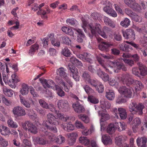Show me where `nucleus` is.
I'll use <instances>...</instances> for the list:
<instances>
[{
  "label": "nucleus",
  "mask_w": 147,
  "mask_h": 147,
  "mask_svg": "<svg viewBox=\"0 0 147 147\" xmlns=\"http://www.w3.org/2000/svg\"><path fill=\"white\" fill-rule=\"evenodd\" d=\"M29 92L28 86L26 84H23L22 85L20 92L23 95H25L28 93Z\"/></svg>",
  "instance_id": "nucleus-37"
},
{
  "label": "nucleus",
  "mask_w": 147,
  "mask_h": 147,
  "mask_svg": "<svg viewBox=\"0 0 147 147\" xmlns=\"http://www.w3.org/2000/svg\"><path fill=\"white\" fill-rule=\"evenodd\" d=\"M116 102L118 104H121L126 102V100L122 96H119L116 98Z\"/></svg>",
  "instance_id": "nucleus-54"
},
{
  "label": "nucleus",
  "mask_w": 147,
  "mask_h": 147,
  "mask_svg": "<svg viewBox=\"0 0 147 147\" xmlns=\"http://www.w3.org/2000/svg\"><path fill=\"white\" fill-rule=\"evenodd\" d=\"M124 2L129 7L136 11L141 9L140 5L136 3L135 0H124Z\"/></svg>",
  "instance_id": "nucleus-8"
},
{
  "label": "nucleus",
  "mask_w": 147,
  "mask_h": 147,
  "mask_svg": "<svg viewBox=\"0 0 147 147\" xmlns=\"http://www.w3.org/2000/svg\"><path fill=\"white\" fill-rule=\"evenodd\" d=\"M11 78L7 82L11 87L14 88L16 86V84L20 81V79L15 74L12 75Z\"/></svg>",
  "instance_id": "nucleus-15"
},
{
  "label": "nucleus",
  "mask_w": 147,
  "mask_h": 147,
  "mask_svg": "<svg viewBox=\"0 0 147 147\" xmlns=\"http://www.w3.org/2000/svg\"><path fill=\"white\" fill-rule=\"evenodd\" d=\"M53 89L56 90L57 93L59 96L61 97L64 96V92L59 86L55 85L54 87H53Z\"/></svg>",
  "instance_id": "nucleus-33"
},
{
  "label": "nucleus",
  "mask_w": 147,
  "mask_h": 147,
  "mask_svg": "<svg viewBox=\"0 0 147 147\" xmlns=\"http://www.w3.org/2000/svg\"><path fill=\"white\" fill-rule=\"evenodd\" d=\"M13 112L14 115L18 116H24L26 114L24 109L20 106L14 107L13 110Z\"/></svg>",
  "instance_id": "nucleus-13"
},
{
  "label": "nucleus",
  "mask_w": 147,
  "mask_h": 147,
  "mask_svg": "<svg viewBox=\"0 0 147 147\" xmlns=\"http://www.w3.org/2000/svg\"><path fill=\"white\" fill-rule=\"evenodd\" d=\"M99 81L91 78L87 82L90 85L92 86L95 88L97 85V84L99 82Z\"/></svg>",
  "instance_id": "nucleus-49"
},
{
  "label": "nucleus",
  "mask_w": 147,
  "mask_h": 147,
  "mask_svg": "<svg viewBox=\"0 0 147 147\" xmlns=\"http://www.w3.org/2000/svg\"><path fill=\"white\" fill-rule=\"evenodd\" d=\"M139 69L137 67H134L132 68V72L133 74L137 76L140 75V72L139 71Z\"/></svg>",
  "instance_id": "nucleus-63"
},
{
  "label": "nucleus",
  "mask_w": 147,
  "mask_h": 147,
  "mask_svg": "<svg viewBox=\"0 0 147 147\" xmlns=\"http://www.w3.org/2000/svg\"><path fill=\"white\" fill-rule=\"evenodd\" d=\"M78 34L77 41L79 42H82L83 41V38L85 37L84 34L82 30L80 29H74Z\"/></svg>",
  "instance_id": "nucleus-23"
},
{
  "label": "nucleus",
  "mask_w": 147,
  "mask_h": 147,
  "mask_svg": "<svg viewBox=\"0 0 147 147\" xmlns=\"http://www.w3.org/2000/svg\"><path fill=\"white\" fill-rule=\"evenodd\" d=\"M65 69L63 67L57 69V74L64 79L67 77V74L65 72Z\"/></svg>",
  "instance_id": "nucleus-27"
},
{
  "label": "nucleus",
  "mask_w": 147,
  "mask_h": 147,
  "mask_svg": "<svg viewBox=\"0 0 147 147\" xmlns=\"http://www.w3.org/2000/svg\"><path fill=\"white\" fill-rule=\"evenodd\" d=\"M39 47V45L37 43L32 45L30 47L29 54L31 55H32L34 54L36 51L38 49Z\"/></svg>",
  "instance_id": "nucleus-32"
},
{
  "label": "nucleus",
  "mask_w": 147,
  "mask_h": 147,
  "mask_svg": "<svg viewBox=\"0 0 147 147\" xmlns=\"http://www.w3.org/2000/svg\"><path fill=\"white\" fill-rule=\"evenodd\" d=\"M92 17L94 20H100L101 19V15L97 12H94L91 14Z\"/></svg>",
  "instance_id": "nucleus-59"
},
{
  "label": "nucleus",
  "mask_w": 147,
  "mask_h": 147,
  "mask_svg": "<svg viewBox=\"0 0 147 147\" xmlns=\"http://www.w3.org/2000/svg\"><path fill=\"white\" fill-rule=\"evenodd\" d=\"M42 83L45 88L47 87L53 89V87H54L55 86H51L54 85L55 84L54 82L51 80L45 79L43 80Z\"/></svg>",
  "instance_id": "nucleus-22"
},
{
  "label": "nucleus",
  "mask_w": 147,
  "mask_h": 147,
  "mask_svg": "<svg viewBox=\"0 0 147 147\" xmlns=\"http://www.w3.org/2000/svg\"><path fill=\"white\" fill-rule=\"evenodd\" d=\"M97 60L99 63L103 68L104 70L107 72L109 73L110 74H112V71H110L109 69L105 65V62L102 59L99 57H97Z\"/></svg>",
  "instance_id": "nucleus-24"
},
{
  "label": "nucleus",
  "mask_w": 147,
  "mask_h": 147,
  "mask_svg": "<svg viewBox=\"0 0 147 147\" xmlns=\"http://www.w3.org/2000/svg\"><path fill=\"white\" fill-rule=\"evenodd\" d=\"M106 96L109 100H112L115 97V94L114 91L112 90H109L106 93Z\"/></svg>",
  "instance_id": "nucleus-35"
},
{
  "label": "nucleus",
  "mask_w": 147,
  "mask_h": 147,
  "mask_svg": "<svg viewBox=\"0 0 147 147\" xmlns=\"http://www.w3.org/2000/svg\"><path fill=\"white\" fill-rule=\"evenodd\" d=\"M37 143L40 145H44L48 142L42 138L38 137L36 139Z\"/></svg>",
  "instance_id": "nucleus-55"
},
{
  "label": "nucleus",
  "mask_w": 147,
  "mask_h": 147,
  "mask_svg": "<svg viewBox=\"0 0 147 147\" xmlns=\"http://www.w3.org/2000/svg\"><path fill=\"white\" fill-rule=\"evenodd\" d=\"M119 46L121 50L125 51L126 52H128L133 50V48L131 46L126 45L124 43L120 45Z\"/></svg>",
  "instance_id": "nucleus-26"
},
{
  "label": "nucleus",
  "mask_w": 147,
  "mask_h": 147,
  "mask_svg": "<svg viewBox=\"0 0 147 147\" xmlns=\"http://www.w3.org/2000/svg\"><path fill=\"white\" fill-rule=\"evenodd\" d=\"M118 78L123 84L128 86H131L134 83V80L132 78L131 76L127 73L123 74Z\"/></svg>",
  "instance_id": "nucleus-5"
},
{
  "label": "nucleus",
  "mask_w": 147,
  "mask_h": 147,
  "mask_svg": "<svg viewBox=\"0 0 147 147\" xmlns=\"http://www.w3.org/2000/svg\"><path fill=\"white\" fill-rule=\"evenodd\" d=\"M62 30L65 33L71 36H73L74 32L72 30L65 26H63L61 28Z\"/></svg>",
  "instance_id": "nucleus-31"
},
{
  "label": "nucleus",
  "mask_w": 147,
  "mask_h": 147,
  "mask_svg": "<svg viewBox=\"0 0 147 147\" xmlns=\"http://www.w3.org/2000/svg\"><path fill=\"white\" fill-rule=\"evenodd\" d=\"M79 142L85 145H88L90 143L89 140L86 137H81L79 138Z\"/></svg>",
  "instance_id": "nucleus-42"
},
{
  "label": "nucleus",
  "mask_w": 147,
  "mask_h": 147,
  "mask_svg": "<svg viewBox=\"0 0 147 147\" xmlns=\"http://www.w3.org/2000/svg\"><path fill=\"white\" fill-rule=\"evenodd\" d=\"M119 93L127 98H131L132 95L133 90L132 88H127L126 86L121 87L118 89Z\"/></svg>",
  "instance_id": "nucleus-6"
},
{
  "label": "nucleus",
  "mask_w": 147,
  "mask_h": 147,
  "mask_svg": "<svg viewBox=\"0 0 147 147\" xmlns=\"http://www.w3.org/2000/svg\"><path fill=\"white\" fill-rule=\"evenodd\" d=\"M78 117L86 123H87L89 121V117L86 115H80L78 116Z\"/></svg>",
  "instance_id": "nucleus-52"
},
{
  "label": "nucleus",
  "mask_w": 147,
  "mask_h": 147,
  "mask_svg": "<svg viewBox=\"0 0 147 147\" xmlns=\"http://www.w3.org/2000/svg\"><path fill=\"white\" fill-rule=\"evenodd\" d=\"M68 69L71 73V75L76 74L78 73L77 68L73 64H69L68 65Z\"/></svg>",
  "instance_id": "nucleus-36"
},
{
  "label": "nucleus",
  "mask_w": 147,
  "mask_h": 147,
  "mask_svg": "<svg viewBox=\"0 0 147 147\" xmlns=\"http://www.w3.org/2000/svg\"><path fill=\"white\" fill-rule=\"evenodd\" d=\"M144 104L141 103H139L137 105L135 102H132L129 105V108L131 112H133L134 114L138 113L140 115L143 114V109L144 108Z\"/></svg>",
  "instance_id": "nucleus-3"
},
{
  "label": "nucleus",
  "mask_w": 147,
  "mask_h": 147,
  "mask_svg": "<svg viewBox=\"0 0 147 147\" xmlns=\"http://www.w3.org/2000/svg\"><path fill=\"white\" fill-rule=\"evenodd\" d=\"M131 17L132 18L133 20L136 22H140L142 21V19L141 17L135 13H134L133 16Z\"/></svg>",
  "instance_id": "nucleus-58"
},
{
  "label": "nucleus",
  "mask_w": 147,
  "mask_h": 147,
  "mask_svg": "<svg viewBox=\"0 0 147 147\" xmlns=\"http://www.w3.org/2000/svg\"><path fill=\"white\" fill-rule=\"evenodd\" d=\"M8 144L7 141L1 136H0V146L2 147H6Z\"/></svg>",
  "instance_id": "nucleus-53"
},
{
  "label": "nucleus",
  "mask_w": 147,
  "mask_h": 147,
  "mask_svg": "<svg viewBox=\"0 0 147 147\" xmlns=\"http://www.w3.org/2000/svg\"><path fill=\"white\" fill-rule=\"evenodd\" d=\"M81 20L82 22V27L84 31H85L86 28H88L90 30L93 35H95L97 32L103 38H107L108 35L111 32V29L107 26H104L102 30H101V26L99 24H97L94 26L92 24H89L83 18H81Z\"/></svg>",
  "instance_id": "nucleus-1"
},
{
  "label": "nucleus",
  "mask_w": 147,
  "mask_h": 147,
  "mask_svg": "<svg viewBox=\"0 0 147 147\" xmlns=\"http://www.w3.org/2000/svg\"><path fill=\"white\" fill-rule=\"evenodd\" d=\"M141 43L144 47H147V36L145 35L143 36L142 38Z\"/></svg>",
  "instance_id": "nucleus-64"
},
{
  "label": "nucleus",
  "mask_w": 147,
  "mask_h": 147,
  "mask_svg": "<svg viewBox=\"0 0 147 147\" xmlns=\"http://www.w3.org/2000/svg\"><path fill=\"white\" fill-rule=\"evenodd\" d=\"M68 137L67 143L70 146L73 145L76 142V138L78 136L76 133L72 132L66 134Z\"/></svg>",
  "instance_id": "nucleus-12"
},
{
  "label": "nucleus",
  "mask_w": 147,
  "mask_h": 147,
  "mask_svg": "<svg viewBox=\"0 0 147 147\" xmlns=\"http://www.w3.org/2000/svg\"><path fill=\"white\" fill-rule=\"evenodd\" d=\"M2 101L5 105L9 106L11 104L10 101L6 98L5 96H3L1 98Z\"/></svg>",
  "instance_id": "nucleus-62"
},
{
  "label": "nucleus",
  "mask_w": 147,
  "mask_h": 147,
  "mask_svg": "<svg viewBox=\"0 0 147 147\" xmlns=\"http://www.w3.org/2000/svg\"><path fill=\"white\" fill-rule=\"evenodd\" d=\"M54 35L53 34H49L47 36L48 39L44 38L43 39L42 43L44 48H47L48 45V40H50L52 45L55 46L59 47L60 46V43L59 42L55 41V39L54 38Z\"/></svg>",
  "instance_id": "nucleus-4"
},
{
  "label": "nucleus",
  "mask_w": 147,
  "mask_h": 147,
  "mask_svg": "<svg viewBox=\"0 0 147 147\" xmlns=\"http://www.w3.org/2000/svg\"><path fill=\"white\" fill-rule=\"evenodd\" d=\"M88 101L93 104H97L99 102L98 100L93 96L88 95Z\"/></svg>",
  "instance_id": "nucleus-50"
},
{
  "label": "nucleus",
  "mask_w": 147,
  "mask_h": 147,
  "mask_svg": "<svg viewBox=\"0 0 147 147\" xmlns=\"http://www.w3.org/2000/svg\"><path fill=\"white\" fill-rule=\"evenodd\" d=\"M97 40L98 42H100L98 45V48L101 51H107L109 47L113 45L112 43L102 41L103 39L100 38H97Z\"/></svg>",
  "instance_id": "nucleus-9"
},
{
  "label": "nucleus",
  "mask_w": 147,
  "mask_h": 147,
  "mask_svg": "<svg viewBox=\"0 0 147 147\" xmlns=\"http://www.w3.org/2000/svg\"><path fill=\"white\" fill-rule=\"evenodd\" d=\"M109 66L112 68H116L117 69H122L123 71H125L127 68L124 64L122 63L119 61L117 60L113 61H110L109 63Z\"/></svg>",
  "instance_id": "nucleus-7"
},
{
  "label": "nucleus",
  "mask_w": 147,
  "mask_h": 147,
  "mask_svg": "<svg viewBox=\"0 0 147 147\" xmlns=\"http://www.w3.org/2000/svg\"><path fill=\"white\" fill-rule=\"evenodd\" d=\"M3 91L5 94L9 97L11 96L13 94V91L11 89L3 88Z\"/></svg>",
  "instance_id": "nucleus-44"
},
{
  "label": "nucleus",
  "mask_w": 147,
  "mask_h": 147,
  "mask_svg": "<svg viewBox=\"0 0 147 147\" xmlns=\"http://www.w3.org/2000/svg\"><path fill=\"white\" fill-rule=\"evenodd\" d=\"M47 117L48 121H44L42 123L44 128L46 127L47 129H54V127H51L50 125L52 124L57 125L59 124V119L56 118L53 114L49 113L47 115Z\"/></svg>",
  "instance_id": "nucleus-2"
},
{
  "label": "nucleus",
  "mask_w": 147,
  "mask_h": 147,
  "mask_svg": "<svg viewBox=\"0 0 147 147\" xmlns=\"http://www.w3.org/2000/svg\"><path fill=\"white\" fill-rule=\"evenodd\" d=\"M103 20L104 22L106 25H108L113 28L115 27V22L111 20L107 17L104 16Z\"/></svg>",
  "instance_id": "nucleus-25"
},
{
  "label": "nucleus",
  "mask_w": 147,
  "mask_h": 147,
  "mask_svg": "<svg viewBox=\"0 0 147 147\" xmlns=\"http://www.w3.org/2000/svg\"><path fill=\"white\" fill-rule=\"evenodd\" d=\"M56 113H57V117L62 121H66L69 118L67 116L64 117L63 115L59 111H58V112L57 111Z\"/></svg>",
  "instance_id": "nucleus-51"
},
{
  "label": "nucleus",
  "mask_w": 147,
  "mask_h": 147,
  "mask_svg": "<svg viewBox=\"0 0 147 147\" xmlns=\"http://www.w3.org/2000/svg\"><path fill=\"white\" fill-rule=\"evenodd\" d=\"M20 101L21 103L27 108H30V104L23 97H20Z\"/></svg>",
  "instance_id": "nucleus-46"
},
{
  "label": "nucleus",
  "mask_w": 147,
  "mask_h": 147,
  "mask_svg": "<svg viewBox=\"0 0 147 147\" xmlns=\"http://www.w3.org/2000/svg\"><path fill=\"white\" fill-rule=\"evenodd\" d=\"M147 138L145 136L138 137L136 140L137 145L139 147H146Z\"/></svg>",
  "instance_id": "nucleus-16"
},
{
  "label": "nucleus",
  "mask_w": 147,
  "mask_h": 147,
  "mask_svg": "<svg viewBox=\"0 0 147 147\" xmlns=\"http://www.w3.org/2000/svg\"><path fill=\"white\" fill-rule=\"evenodd\" d=\"M83 87L86 93L88 95L93 94L95 92L94 90L87 85L83 86Z\"/></svg>",
  "instance_id": "nucleus-41"
},
{
  "label": "nucleus",
  "mask_w": 147,
  "mask_h": 147,
  "mask_svg": "<svg viewBox=\"0 0 147 147\" xmlns=\"http://www.w3.org/2000/svg\"><path fill=\"white\" fill-rule=\"evenodd\" d=\"M61 53L65 56L67 57H70L71 54L70 50L66 47L63 49L61 51Z\"/></svg>",
  "instance_id": "nucleus-40"
},
{
  "label": "nucleus",
  "mask_w": 147,
  "mask_h": 147,
  "mask_svg": "<svg viewBox=\"0 0 147 147\" xmlns=\"http://www.w3.org/2000/svg\"><path fill=\"white\" fill-rule=\"evenodd\" d=\"M141 123L140 119L139 118H136L133 121L132 124L133 127L132 129H134V127H137V126L140 125Z\"/></svg>",
  "instance_id": "nucleus-47"
},
{
  "label": "nucleus",
  "mask_w": 147,
  "mask_h": 147,
  "mask_svg": "<svg viewBox=\"0 0 147 147\" xmlns=\"http://www.w3.org/2000/svg\"><path fill=\"white\" fill-rule=\"evenodd\" d=\"M82 77L83 79L86 82H87L91 78V77L88 72L86 71H84L83 72L82 75Z\"/></svg>",
  "instance_id": "nucleus-56"
},
{
  "label": "nucleus",
  "mask_w": 147,
  "mask_h": 147,
  "mask_svg": "<svg viewBox=\"0 0 147 147\" xmlns=\"http://www.w3.org/2000/svg\"><path fill=\"white\" fill-rule=\"evenodd\" d=\"M7 123L8 126L11 128H16L18 127L17 123L11 119H9L7 121Z\"/></svg>",
  "instance_id": "nucleus-48"
},
{
  "label": "nucleus",
  "mask_w": 147,
  "mask_h": 147,
  "mask_svg": "<svg viewBox=\"0 0 147 147\" xmlns=\"http://www.w3.org/2000/svg\"><path fill=\"white\" fill-rule=\"evenodd\" d=\"M70 61L73 64L77 66H83V64L81 62L75 57H71L70 59Z\"/></svg>",
  "instance_id": "nucleus-39"
},
{
  "label": "nucleus",
  "mask_w": 147,
  "mask_h": 147,
  "mask_svg": "<svg viewBox=\"0 0 147 147\" xmlns=\"http://www.w3.org/2000/svg\"><path fill=\"white\" fill-rule=\"evenodd\" d=\"M90 55L89 53H84L79 55L78 57L85 62H87L90 63H92V59L90 58Z\"/></svg>",
  "instance_id": "nucleus-18"
},
{
  "label": "nucleus",
  "mask_w": 147,
  "mask_h": 147,
  "mask_svg": "<svg viewBox=\"0 0 147 147\" xmlns=\"http://www.w3.org/2000/svg\"><path fill=\"white\" fill-rule=\"evenodd\" d=\"M101 140L102 142L105 145H110L112 143V139L110 137L107 135H102Z\"/></svg>",
  "instance_id": "nucleus-19"
},
{
  "label": "nucleus",
  "mask_w": 147,
  "mask_h": 147,
  "mask_svg": "<svg viewBox=\"0 0 147 147\" xmlns=\"http://www.w3.org/2000/svg\"><path fill=\"white\" fill-rule=\"evenodd\" d=\"M66 23L69 26L76 27L78 25V22L74 18L68 19L66 20Z\"/></svg>",
  "instance_id": "nucleus-34"
},
{
  "label": "nucleus",
  "mask_w": 147,
  "mask_h": 147,
  "mask_svg": "<svg viewBox=\"0 0 147 147\" xmlns=\"http://www.w3.org/2000/svg\"><path fill=\"white\" fill-rule=\"evenodd\" d=\"M135 88L136 91L140 90L144 87V85L141 82L137 80H134V83L131 85Z\"/></svg>",
  "instance_id": "nucleus-21"
},
{
  "label": "nucleus",
  "mask_w": 147,
  "mask_h": 147,
  "mask_svg": "<svg viewBox=\"0 0 147 147\" xmlns=\"http://www.w3.org/2000/svg\"><path fill=\"white\" fill-rule=\"evenodd\" d=\"M115 143L117 145L121 146L122 144V138L121 136L116 137L115 138Z\"/></svg>",
  "instance_id": "nucleus-60"
},
{
  "label": "nucleus",
  "mask_w": 147,
  "mask_h": 147,
  "mask_svg": "<svg viewBox=\"0 0 147 147\" xmlns=\"http://www.w3.org/2000/svg\"><path fill=\"white\" fill-rule=\"evenodd\" d=\"M137 65L139 67L140 75L144 76L147 74V68L141 63H138Z\"/></svg>",
  "instance_id": "nucleus-20"
},
{
  "label": "nucleus",
  "mask_w": 147,
  "mask_h": 147,
  "mask_svg": "<svg viewBox=\"0 0 147 147\" xmlns=\"http://www.w3.org/2000/svg\"><path fill=\"white\" fill-rule=\"evenodd\" d=\"M130 21L129 20L125 18L120 23V24L124 27L127 28L130 24Z\"/></svg>",
  "instance_id": "nucleus-43"
},
{
  "label": "nucleus",
  "mask_w": 147,
  "mask_h": 147,
  "mask_svg": "<svg viewBox=\"0 0 147 147\" xmlns=\"http://www.w3.org/2000/svg\"><path fill=\"white\" fill-rule=\"evenodd\" d=\"M72 107L74 111L77 113H83L85 111V108L84 106L78 102L73 103Z\"/></svg>",
  "instance_id": "nucleus-14"
},
{
  "label": "nucleus",
  "mask_w": 147,
  "mask_h": 147,
  "mask_svg": "<svg viewBox=\"0 0 147 147\" xmlns=\"http://www.w3.org/2000/svg\"><path fill=\"white\" fill-rule=\"evenodd\" d=\"M38 101L40 105L42 107L46 109L48 108V105L44 100L42 99H40Z\"/></svg>",
  "instance_id": "nucleus-61"
},
{
  "label": "nucleus",
  "mask_w": 147,
  "mask_h": 147,
  "mask_svg": "<svg viewBox=\"0 0 147 147\" xmlns=\"http://www.w3.org/2000/svg\"><path fill=\"white\" fill-rule=\"evenodd\" d=\"M62 42L66 45L70 46L71 47L73 46V44L71 39L67 36H63L61 37Z\"/></svg>",
  "instance_id": "nucleus-29"
},
{
  "label": "nucleus",
  "mask_w": 147,
  "mask_h": 147,
  "mask_svg": "<svg viewBox=\"0 0 147 147\" xmlns=\"http://www.w3.org/2000/svg\"><path fill=\"white\" fill-rule=\"evenodd\" d=\"M101 107L103 109L104 108L108 109L111 107V104L107 102H105L103 100H101L100 102Z\"/></svg>",
  "instance_id": "nucleus-45"
},
{
  "label": "nucleus",
  "mask_w": 147,
  "mask_h": 147,
  "mask_svg": "<svg viewBox=\"0 0 147 147\" xmlns=\"http://www.w3.org/2000/svg\"><path fill=\"white\" fill-rule=\"evenodd\" d=\"M57 105L59 109L63 112H65L68 110L69 105L66 100H59Z\"/></svg>",
  "instance_id": "nucleus-11"
},
{
  "label": "nucleus",
  "mask_w": 147,
  "mask_h": 147,
  "mask_svg": "<svg viewBox=\"0 0 147 147\" xmlns=\"http://www.w3.org/2000/svg\"><path fill=\"white\" fill-rule=\"evenodd\" d=\"M22 126L23 129H37L34 125L29 121H26L22 123Z\"/></svg>",
  "instance_id": "nucleus-30"
},
{
  "label": "nucleus",
  "mask_w": 147,
  "mask_h": 147,
  "mask_svg": "<svg viewBox=\"0 0 147 147\" xmlns=\"http://www.w3.org/2000/svg\"><path fill=\"white\" fill-rule=\"evenodd\" d=\"M60 84L64 87V90L66 92H68L70 90V86H68L67 85L63 80H61L60 82Z\"/></svg>",
  "instance_id": "nucleus-57"
},
{
  "label": "nucleus",
  "mask_w": 147,
  "mask_h": 147,
  "mask_svg": "<svg viewBox=\"0 0 147 147\" xmlns=\"http://www.w3.org/2000/svg\"><path fill=\"white\" fill-rule=\"evenodd\" d=\"M96 90L99 93H102L104 90V86L102 83L99 82L95 87Z\"/></svg>",
  "instance_id": "nucleus-38"
},
{
  "label": "nucleus",
  "mask_w": 147,
  "mask_h": 147,
  "mask_svg": "<svg viewBox=\"0 0 147 147\" xmlns=\"http://www.w3.org/2000/svg\"><path fill=\"white\" fill-rule=\"evenodd\" d=\"M119 114L121 119H124L127 117V113L126 110L123 108H119L118 109Z\"/></svg>",
  "instance_id": "nucleus-28"
},
{
  "label": "nucleus",
  "mask_w": 147,
  "mask_h": 147,
  "mask_svg": "<svg viewBox=\"0 0 147 147\" xmlns=\"http://www.w3.org/2000/svg\"><path fill=\"white\" fill-rule=\"evenodd\" d=\"M119 125H120L122 129H125L126 126V124L124 123H121V122L118 123L117 122L114 123H110L107 129H119Z\"/></svg>",
  "instance_id": "nucleus-17"
},
{
  "label": "nucleus",
  "mask_w": 147,
  "mask_h": 147,
  "mask_svg": "<svg viewBox=\"0 0 147 147\" xmlns=\"http://www.w3.org/2000/svg\"><path fill=\"white\" fill-rule=\"evenodd\" d=\"M123 36L126 39L134 40L135 39V32L132 29H127L125 31L123 32Z\"/></svg>",
  "instance_id": "nucleus-10"
}]
</instances>
